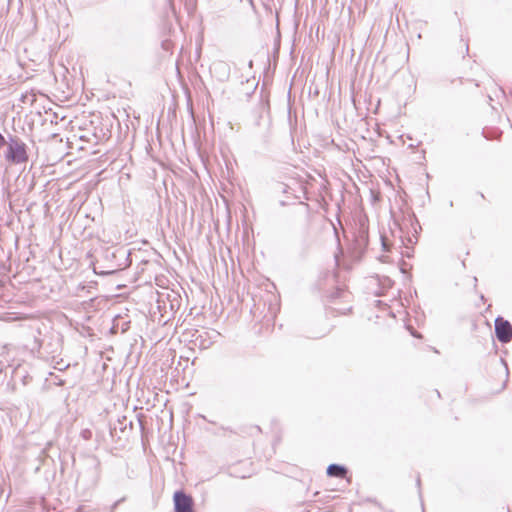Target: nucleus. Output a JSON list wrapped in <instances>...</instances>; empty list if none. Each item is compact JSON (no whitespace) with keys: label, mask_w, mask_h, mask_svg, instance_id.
I'll use <instances>...</instances> for the list:
<instances>
[{"label":"nucleus","mask_w":512,"mask_h":512,"mask_svg":"<svg viewBox=\"0 0 512 512\" xmlns=\"http://www.w3.org/2000/svg\"><path fill=\"white\" fill-rule=\"evenodd\" d=\"M6 143L4 136L0 133V148Z\"/></svg>","instance_id":"nucleus-5"},{"label":"nucleus","mask_w":512,"mask_h":512,"mask_svg":"<svg viewBox=\"0 0 512 512\" xmlns=\"http://www.w3.org/2000/svg\"><path fill=\"white\" fill-rule=\"evenodd\" d=\"M495 333L497 339L502 343H508L512 340V325L502 317L495 320Z\"/></svg>","instance_id":"nucleus-2"},{"label":"nucleus","mask_w":512,"mask_h":512,"mask_svg":"<svg viewBox=\"0 0 512 512\" xmlns=\"http://www.w3.org/2000/svg\"><path fill=\"white\" fill-rule=\"evenodd\" d=\"M175 512H194V501L190 495L182 491L174 493Z\"/></svg>","instance_id":"nucleus-3"},{"label":"nucleus","mask_w":512,"mask_h":512,"mask_svg":"<svg viewBox=\"0 0 512 512\" xmlns=\"http://www.w3.org/2000/svg\"><path fill=\"white\" fill-rule=\"evenodd\" d=\"M327 474L331 477L347 478V469L337 464H331L327 468Z\"/></svg>","instance_id":"nucleus-4"},{"label":"nucleus","mask_w":512,"mask_h":512,"mask_svg":"<svg viewBox=\"0 0 512 512\" xmlns=\"http://www.w3.org/2000/svg\"><path fill=\"white\" fill-rule=\"evenodd\" d=\"M501 509L503 510V512H512V510L509 507H502Z\"/></svg>","instance_id":"nucleus-6"},{"label":"nucleus","mask_w":512,"mask_h":512,"mask_svg":"<svg viewBox=\"0 0 512 512\" xmlns=\"http://www.w3.org/2000/svg\"><path fill=\"white\" fill-rule=\"evenodd\" d=\"M5 158L11 164H25L29 160L27 145L19 139H11Z\"/></svg>","instance_id":"nucleus-1"}]
</instances>
